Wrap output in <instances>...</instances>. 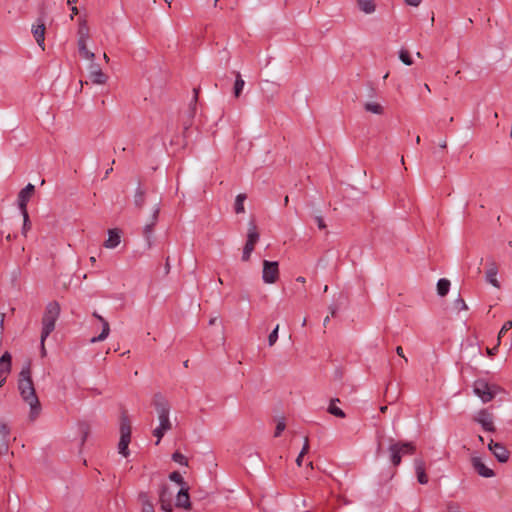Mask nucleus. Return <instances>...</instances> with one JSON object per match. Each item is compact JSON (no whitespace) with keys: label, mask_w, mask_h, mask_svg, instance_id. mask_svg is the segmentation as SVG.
<instances>
[{"label":"nucleus","mask_w":512,"mask_h":512,"mask_svg":"<svg viewBox=\"0 0 512 512\" xmlns=\"http://www.w3.org/2000/svg\"><path fill=\"white\" fill-rule=\"evenodd\" d=\"M18 389L23 400L30 406V418L34 420L40 412V402L31 378L30 363L25 364L19 374Z\"/></svg>","instance_id":"1"},{"label":"nucleus","mask_w":512,"mask_h":512,"mask_svg":"<svg viewBox=\"0 0 512 512\" xmlns=\"http://www.w3.org/2000/svg\"><path fill=\"white\" fill-rule=\"evenodd\" d=\"M153 405L159 419V426L153 430V436L157 438L156 444H159L164 434L172 428L169 419L170 404L161 394H156Z\"/></svg>","instance_id":"2"},{"label":"nucleus","mask_w":512,"mask_h":512,"mask_svg":"<svg viewBox=\"0 0 512 512\" xmlns=\"http://www.w3.org/2000/svg\"><path fill=\"white\" fill-rule=\"evenodd\" d=\"M60 305L57 301L49 302L42 316L41 324V337L40 342H43L54 331L56 322L60 316Z\"/></svg>","instance_id":"3"},{"label":"nucleus","mask_w":512,"mask_h":512,"mask_svg":"<svg viewBox=\"0 0 512 512\" xmlns=\"http://www.w3.org/2000/svg\"><path fill=\"white\" fill-rule=\"evenodd\" d=\"M500 388L484 379H478L473 384V392L483 403L490 402L499 393Z\"/></svg>","instance_id":"4"},{"label":"nucleus","mask_w":512,"mask_h":512,"mask_svg":"<svg viewBox=\"0 0 512 512\" xmlns=\"http://www.w3.org/2000/svg\"><path fill=\"white\" fill-rule=\"evenodd\" d=\"M388 451L391 463L397 467L401 463L402 455L413 454L415 446L411 442H394L390 444Z\"/></svg>","instance_id":"5"},{"label":"nucleus","mask_w":512,"mask_h":512,"mask_svg":"<svg viewBox=\"0 0 512 512\" xmlns=\"http://www.w3.org/2000/svg\"><path fill=\"white\" fill-rule=\"evenodd\" d=\"M131 440V424L128 416L123 413L120 423V441L118 443V450L121 455L127 457L129 455L128 446Z\"/></svg>","instance_id":"6"},{"label":"nucleus","mask_w":512,"mask_h":512,"mask_svg":"<svg viewBox=\"0 0 512 512\" xmlns=\"http://www.w3.org/2000/svg\"><path fill=\"white\" fill-rule=\"evenodd\" d=\"M279 278V264L277 261H263L262 279L266 284H273Z\"/></svg>","instance_id":"7"},{"label":"nucleus","mask_w":512,"mask_h":512,"mask_svg":"<svg viewBox=\"0 0 512 512\" xmlns=\"http://www.w3.org/2000/svg\"><path fill=\"white\" fill-rule=\"evenodd\" d=\"M474 421L482 426V428L487 432H494L495 425L493 420V415L486 409H481L474 416Z\"/></svg>","instance_id":"8"},{"label":"nucleus","mask_w":512,"mask_h":512,"mask_svg":"<svg viewBox=\"0 0 512 512\" xmlns=\"http://www.w3.org/2000/svg\"><path fill=\"white\" fill-rule=\"evenodd\" d=\"M45 31H46V27H45L44 18L39 17L36 20V23L32 25V34H33V37L35 38L36 43L42 50L45 49V43H44Z\"/></svg>","instance_id":"9"},{"label":"nucleus","mask_w":512,"mask_h":512,"mask_svg":"<svg viewBox=\"0 0 512 512\" xmlns=\"http://www.w3.org/2000/svg\"><path fill=\"white\" fill-rule=\"evenodd\" d=\"M159 212H160V202L157 201L154 204L153 208H152V214H151V217H150V222L147 223L144 226V228H143V234H144L145 238L147 239L149 247H151V245H152V243H151V235H152V232H153V227L157 223Z\"/></svg>","instance_id":"10"},{"label":"nucleus","mask_w":512,"mask_h":512,"mask_svg":"<svg viewBox=\"0 0 512 512\" xmlns=\"http://www.w3.org/2000/svg\"><path fill=\"white\" fill-rule=\"evenodd\" d=\"M35 186L31 183H28L20 192L18 193V206L21 212L27 211V204L30 201L31 197L34 195Z\"/></svg>","instance_id":"11"},{"label":"nucleus","mask_w":512,"mask_h":512,"mask_svg":"<svg viewBox=\"0 0 512 512\" xmlns=\"http://www.w3.org/2000/svg\"><path fill=\"white\" fill-rule=\"evenodd\" d=\"M89 79L93 84L103 85L107 82L108 76L102 72L100 66L94 61H90Z\"/></svg>","instance_id":"12"},{"label":"nucleus","mask_w":512,"mask_h":512,"mask_svg":"<svg viewBox=\"0 0 512 512\" xmlns=\"http://www.w3.org/2000/svg\"><path fill=\"white\" fill-rule=\"evenodd\" d=\"M488 449L493 453V455L499 462L505 463L508 461L509 451L506 449V447L503 444L494 442L491 439L488 444Z\"/></svg>","instance_id":"13"},{"label":"nucleus","mask_w":512,"mask_h":512,"mask_svg":"<svg viewBox=\"0 0 512 512\" xmlns=\"http://www.w3.org/2000/svg\"><path fill=\"white\" fill-rule=\"evenodd\" d=\"M471 461L473 468L480 476L491 478L495 475L494 471L487 467L480 457H472Z\"/></svg>","instance_id":"14"},{"label":"nucleus","mask_w":512,"mask_h":512,"mask_svg":"<svg viewBox=\"0 0 512 512\" xmlns=\"http://www.w3.org/2000/svg\"><path fill=\"white\" fill-rule=\"evenodd\" d=\"M93 317H95L97 320H99L101 322V324H102V331H101V333L98 336L91 338L90 342L91 343H96V342L104 341L108 337V335L110 333L109 323H108L107 320H105L97 312L93 313Z\"/></svg>","instance_id":"15"},{"label":"nucleus","mask_w":512,"mask_h":512,"mask_svg":"<svg viewBox=\"0 0 512 512\" xmlns=\"http://www.w3.org/2000/svg\"><path fill=\"white\" fill-rule=\"evenodd\" d=\"M497 274H498V267H497L496 263L492 260L491 262H489L488 268L485 272V279L492 286H494L496 288H500V283L497 279Z\"/></svg>","instance_id":"16"},{"label":"nucleus","mask_w":512,"mask_h":512,"mask_svg":"<svg viewBox=\"0 0 512 512\" xmlns=\"http://www.w3.org/2000/svg\"><path fill=\"white\" fill-rule=\"evenodd\" d=\"M414 466H415V472L417 476V480L420 484H427L428 483V476L425 472L426 465L423 459L416 458L414 460Z\"/></svg>","instance_id":"17"},{"label":"nucleus","mask_w":512,"mask_h":512,"mask_svg":"<svg viewBox=\"0 0 512 512\" xmlns=\"http://www.w3.org/2000/svg\"><path fill=\"white\" fill-rule=\"evenodd\" d=\"M176 507L183 508V509H190L191 503H190V497L188 493V487H182L176 496Z\"/></svg>","instance_id":"18"},{"label":"nucleus","mask_w":512,"mask_h":512,"mask_svg":"<svg viewBox=\"0 0 512 512\" xmlns=\"http://www.w3.org/2000/svg\"><path fill=\"white\" fill-rule=\"evenodd\" d=\"M159 500L161 509L165 512H172L173 505L171 502V493H168V488L164 486L160 492Z\"/></svg>","instance_id":"19"},{"label":"nucleus","mask_w":512,"mask_h":512,"mask_svg":"<svg viewBox=\"0 0 512 512\" xmlns=\"http://www.w3.org/2000/svg\"><path fill=\"white\" fill-rule=\"evenodd\" d=\"M11 355L5 352L0 358V378L7 377L11 371Z\"/></svg>","instance_id":"20"},{"label":"nucleus","mask_w":512,"mask_h":512,"mask_svg":"<svg viewBox=\"0 0 512 512\" xmlns=\"http://www.w3.org/2000/svg\"><path fill=\"white\" fill-rule=\"evenodd\" d=\"M120 244V234L116 229L108 231V239L104 242V247L113 249Z\"/></svg>","instance_id":"21"},{"label":"nucleus","mask_w":512,"mask_h":512,"mask_svg":"<svg viewBox=\"0 0 512 512\" xmlns=\"http://www.w3.org/2000/svg\"><path fill=\"white\" fill-rule=\"evenodd\" d=\"M77 45H78L79 54L82 58L89 60V61H94L95 54L88 50L87 41L78 40Z\"/></svg>","instance_id":"22"},{"label":"nucleus","mask_w":512,"mask_h":512,"mask_svg":"<svg viewBox=\"0 0 512 512\" xmlns=\"http://www.w3.org/2000/svg\"><path fill=\"white\" fill-rule=\"evenodd\" d=\"M78 40L88 41L89 39V28L87 26V20L85 18L79 19L78 27Z\"/></svg>","instance_id":"23"},{"label":"nucleus","mask_w":512,"mask_h":512,"mask_svg":"<svg viewBox=\"0 0 512 512\" xmlns=\"http://www.w3.org/2000/svg\"><path fill=\"white\" fill-rule=\"evenodd\" d=\"M364 109L366 112L382 115L384 113V107L378 102H366L364 103Z\"/></svg>","instance_id":"24"},{"label":"nucleus","mask_w":512,"mask_h":512,"mask_svg":"<svg viewBox=\"0 0 512 512\" xmlns=\"http://www.w3.org/2000/svg\"><path fill=\"white\" fill-rule=\"evenodd\" d=\"M338 402H340L338 398L331 399L327 411L336 417L345 418L346 414L344 413V411L336 406V403Z\"/></svg>","instance_id":"25"},{"label":"nucleus","mask_w":512,"mask_h":512,"mask_svg":"<svg viewBox=\"0 0 512 512\" xmlns=\"http://www.w3.org/2000/svg\"><path fill=\"white\" fill-rule=\"evenodd\" d=\"M139 501L142 504L141 512H154V506L146 493L139 494Z\"/></svg>","instance_id":"26"},{"label":"nucleus","mask_w":512,"mask_h":512,"mask_svg":"<svg viewBox=\"0 0 512 512\" xmlns=\"http://www.w3.org/2000/svg\"><path fill=\"white\" fill-rule=\"evenodd\" d=\"M357 3L360 10L366 14H371L375 11V3L373 0H357Z\"/></svg>","instance_id":"27"},{"label":"nucleus","mask_w":512,"mask_h":512,"mask_svg":"<svg viewBox=\"0 0 512 512\" xmlns=\"http://www.w3.org/2000/svg\"><path fill=\"white\" fill-rule=\"evenodd\" d=\"M258 240H259V233L257 231L256 225L251 222L249 224L246 242L255 245L258 242Z\"/></svg>","instance_id":"28"},{"label":"nucleus","mask_w":512,"mask_h":512,"mask_svg":"<svg viewBox=\"0 0 512 512\" xmlns=\"http://www.w3.org/2000/svg\"><path fill=\"white\" fill-rule=\"evenodd\" d=\"M450 281L442 278L437 282V293L440 296H445L449 292Z\"/></svg>","instance_id":"29"},{"label":"nucleus","mask_w":512,"mask_h":512,"mask_svg":"<svg viewBox=\"0 0 512 512\" xmlns=\"http://www.w3.org/2000/svg\"><path fill=\"white\" fill-rule=\"evenodd\" d=\"M235 75L236 79L234 83V95L238 98L242 93L245 81L242 79L241 74L239 72H236Z\"/></svg>","instance_id":"30"},{"label":"nucleus","mask_w":512,"mask_h":512,"mask_svg":"<svg viewBox=\"0 0 512 512\" xmlns=\"http://www.w3.org/2000/svg\"><path fill=\"white\" fill-rule=\"evenodd\" d=\"M145 202V193L144 191L138 187L136 193L134 195V204L137 208L141 209Z\"/></svg>","instance_id":"31"},{"label":"nucleus","mask_w":512,"mask_h":512,"mask_svg":"<svg viewBox=\"0 0 512 512\" xmlns=\"http://www.w3.org/2000/svg\"><path fill=\"white\" fill-rule=\"evenodd\" d=\"M245 199H246L245 194L241 193L236 196L234 209L237 214L243 213L245 211V209H244Z\"/></svg>","instance_id":"32"},{"label":"nucleus","mask_w":512,"mask_h":512,"mask_svg":"<svg viewBox=\"0 0 512 512\" xmlns=\"http://www.w3.org/2000/svg\"><path fill=\"white\" fill-rule=\"evenodd\" d=\"M21 213H22V215H23L22 234H23L24 236H27V232L31 229L32 224H31V221H30V219H29L28 211L21 212Z\"/></svg>","instance_id":"33"},{"label":"nucleus","mask_w":512,"mask_h":512,"mask_svg":"<svg viewBox=\"0 0 512 512\" xmlns=\"http://www.w3.org/2000/svg\"><path fill=\"white\" fill-rule=\"evenodd\" d=\"M399 59L407 66H410L413 64V60L410 56V53L406 49H401L399 51Z\"/></svg>","instance_id":"34"},{"label":"nucleus","mask_w":512,"mask_h":512,"mask_svg":"<svg viewBox=\"0 0 512 512\" xmlns=\"http://www.w3.org/2000/svg\"><path fill=\"white\" fill-rule=\"evenodd\" d=\"M254 246L255 245L246 242V244H245V246L243 248V254H242V260L243 261H248L250 259L251 253L254 250Z\"/></svg>","instance_id":"35"},{"label":"nucleus","mask_w":512,"mask_h":512,"mask_svg":"<svg viewBox=\"0 0 512 512\" xmlns=\"http://www.w3.org/2000/svg\"><path fill=\"white\" fill-rule=\"evenodd\" d=\"M172 460L181 465H185V466L188 465V461H187L186 457L178 451H176L172 454Z\"/></svg>","instance_id":"36"},{"label":"nucleus","mask_w":512,"mask_h":512,"mask_svg":"<svg viewBox=\"0 0 512 512\" xmlns=\"http://www.w3.org/2000/svg\"><path fill=\"white\" fill-rule=\"evenodd\" d=\"M278 331H279V325H276V327L273 329V331L268 336V345L271 347L273 346L277 340H278Z\"/></svg>","instance_id":"37"},{"label":"nucleus","mask_w":512,"mask_h":512,"mask_svg":"<svg viewBox=\"0 0 512 512\" xmlns=\"http://www.w3.org/2000/svg\"><path fill=\"white\" fill-rule=\"evenodd\" d=\"M169 479L179 485H182L184 486L185 485V482H184V479L182 477V475L177 472V471H174L172 472L170 475H169Z\"/></svg>","instance_id":"38"},{"label":"nucleus","mask_w":512,"mask_h":512,"mask_svg":"<svg viewBox=\"0 0 512 512\" xmlns=\"http://www.w3.org/2000/svg\"><path fill=\"white\" fill-rule=\"evenodd\" d=\"M512 328V320L506 321L498 334V345H500L501 337Z\"/></svg>","instance_id":"39"},{"label":"nucleus","mask_w":512,"mask_h":512,"mask_svg":"<svg viewBox=\"0 0 512 512\" xmlns=\"http://www.w3.org/2000/svg\"><path fill=\"white\" fill-rule=\"evenodd\" d=\"M453 306H454V309H456L457 311L467 310V308H468L464 299H462L461 297H458L453 302Z\"/></svg>","instance_id":"40"},{"label":"nucleus","mask_w":512,"mask_h":512,"mask_svg":"<svg viewBox=\"0 0 512 512\" xmlns=\"http://www.w3.org/2000/svg\"><path fill=\"white\" fill-rule=\"evenodd\" d=\"M10 429L5 423H0V438L8 439Z\"/></svg>","instance_id":"41"},{"label":"nucleus","mask_w":512,"mask_h":512,"mask_svg":"<svg viewBox=\"0 0 512 512\" xmlns=\"http://www.w3.org/2000/svg\"><path fill=\"white\" fill-rule=\"evenodd\" d=\"M285 428H286V424H285L284 420H280L276 425L274 436L279 437L280 434L285 430Z\"/></svg>","instance_id":"42"},{"label":"nucleus","mask_w":512,"mask_h":512,"mask_svg":"<svg viewBox=\"0 0 512 512\" xmlns=\"http://www.w3.org/2000/svg\"><path fill=\"white\" fill-rule=\"evenodd\" d=\"M9 450L8 439L0 438V454H6Z\"/></svg>","instance_id":"43"},{"label":"nucleus","mask_w":512,"mask_h":512,"mask_svg":"<svg viewBox=\"0 0 512 512\" xmlns=\"http://www.w3.org/2000/svg\"><path fill=\"white\" fill-rule=\"evenodd\" d=\"M314 220H315V222H316V224H317L319 229L323 230V229L326 228V224H325V221H324L322 216L317 215V216L314 217Z\"/></svg>","instance_id":"44"},{"label":"nucleus","mask_w":512,"mask_h":512,"mask_svg":"<svg viewBox=\"0 0 512 512\" xmlns=\"http://www.w3.org/2000/svg\"><path fill=\"white\" fill-rule=\"evenodd\" d=\"M308 451H309V441H308V438L306 437L305 441H304V445L302 447V450L300 451L299 454L305 456L308 453Z\"/></svg>","instance_id":"45"},{"label":"nucleus","mask_w":512,"mask_h":512,"mask_svg":"<svg viewBox=\"0 0 512 512\" xmlns=\"http://www.w3.org/2000/svg\"><path fill=\"white\" fill-rule=\"evenodd\" d=\"M404 1L407 5L413 6V7H418L422 2V0H404Z\"/></svg>","instance_id":"46"},{"label":"nucleus","mask_w":512,"mask_h":512,"mask_svg":"<svg viewBox=\"0 0 512 512\" xmlns=\"http://www.w3.org/2000/svg\"><path fill=\"white\" fill-rule=\"evenodd\" d=\"M498 346H499V345H498V343H497L495 347H493V348H487V349H486L487 354H488L489 356H493V355H495V354H496V352H497Z\"/></svg>","instance_id":"47"},{"label":"nucleus","mask_w":512,"mask_h":512,"mask_svg":"<svg viewBox=\"0 0 512 512\" xmlns=\"http://www.w3.org/2000/svg\"><path fill=\"white\" fill-rule=\"evenodd\" d=\"M396 353H397L400 357H402V358L405 360V362H407V361H408V359H407V358L405 357V355H404L403 348H402L401 346L396 347Z\"/></svg>","instance_id":"48"},{"label":"nucleus","mask_w":512,"mask_h":512,"mask_svg":"<svg viewBox=\"0 0 512 512\" xmlns=\"http://www.w3.org/2000/svg\"><path fill=\"white\" fill-rule=\"evenodd\" d=\"M4 318H5V314L4 313H0V336L2 335V332H3V328H4Z\"/></svg>","instance_id":"49"},{"label":"nucleus","mask_w":512,"mask_h":512,"mask_svg":"<svg viewBox=\"0 0 512 512\" xmlns=\"http://www.w3.org/2000/svg\"><path fill=\"white\" fill-rule=\"evenodd\" d=\"M338 307L336 305H330L329 311L332 317H334L337 313Z\"/></svg>","instance_id":"50"},{"label":"nucleus","mask_w":512,"mask_h":512,"mask_svg":"<svg viewBox=\"0 0 512 512\" xmlns=\"http://www.w3.org/2000/svg\"><path fill=\"white\" fill-rule=\"evenodd\" d=\"M78 12H79L78 8L76 6H72L71 7V16H70V18L73 19L74 16L78 14Z\"/></svg>","instance_id":"51"},{"label":"nucleus","mask_w":512,"mask_h":512,"mask_svg":"<svg viewBox=\"0 0 512 512\" xmlns=\"http://www.w3.org/2000/svg\"><path fill=\"white\" fill-rule=\"evenodd\" d=\"M303 457H304V455L299 454L298 457L296 458V464L298 466L302 465Z\"/></svg>","instance_id":"52"},{"label":"nucleus","mask_w":512,"mask_h":512,"mask_svg":"<svg viewBox=\"0 0 512 512\" xmlns=\"http://www.w3.org/2000/svg\"><path fill=\"white\" fill-rule=\"evenodd\" d=\"M41 355L42 357L46 355L45 341L41 342Z\"/></svg>","instance_id":"53"},{"label":"nucleus","mask_w":512,"mask_h":512,"mask_svg":"<svg viewBox=\"0 0 512 512\" xmlns=\"http://www.w3.org/2000/svg\"><path fill=\"white\" fill-rule=\"evenodd\" d=\"M165 271H166V274H168V273H169V271H170L169 257L166 259V263H165Z\"/></svg>","instance_id":"54"},{"label":"nucleus","mask_w":512,"mask_h":512,"mask_svg":"<svg viewBox=\"0 0 512 512\" xmlns=\"http://www.w3.org/2000/svg\"><path fill=\"white\" fill-rule=\"evenodd\" d=\"M197 97H198V90L197 89H194V97H193V103L194 105L196 104L197 102Z\"/></svg>","instance_id":"55"},{"label":"nucleus","mask_w":512,"mask_h":512,"mask_svg":"<svg viewBox=\"0 0 512 512\" xmlns=\"http://www.w3.org/2000/svg\"><path fill=\"white\" fill-rule=\"evenodd\" d=\"M439 146H440L441 148H446V147H447V141H446V139H444L443 141H441V142H440V144H439Z\"/></svg>","instance_id":"56"},{"label":"nucleus","mask_w":512,"mask_h":512,"mask_svg":"<svg viewBox=\"0 0 512 512\" xmlns=\"http://www.w3.org/2000/svg\"><path fill=\"white\" fill-rule=\"evenodd\" d=\"M217 321V317H213L209 320V325H214Z\"/></svg>","instance_id":"57"},{"label":"nucleus","mask_w":512,"mask_h":512,"mask_svg":"<svg viewBox=\"0 0 512 512\" xmlns=\"http://www.w3.org/2000/svg\"><path fill=\"white\" fill-rule=\"evenodd\" d=\"M296 281L300 282V283H304L305 282V278L302 277V276H299V277L296 278Z\"/></svg>","instance_id":"58"},{"label":"nucleus","mask_w":512,"mask_h":512,"mask_svg":"<svg viewBox=\"0 0 512 512\" xmlns=\"http://www.w3.org/2000/svg\"><path fill=\"white\" fill-rule=\"evenodd\" d=\"M329 321H330V317H329V316H327V317L324 319V321H323V325H324V326H326V325L329 323Z\"/></svg>","instance_id":"59"},{"label":"nucleus","mask_w":512,"mask_h":512,"mask_svg":"<svg viewBox=\"0 0 512 512\" xmlns=\"http://www.w3.org/2000/svg\"><path fill=\"white\" fill-rule=\"evenodd\" d=\"M5 381H6V377L0 378V387H2L4 385Z\"/></svg>","instance_id":"60"},{"label":"nucleus","mask_w":512,"mask_h":512,"mask_svg":"<svg viewBox=\"0 0 512 512\" xmlns=\"http://www.w3.org/2000/svg\"><path fill=\"white\" fill-rule=\"evenodd\" d=\"M387 409H388V407H387V406H381V407H380V411H381L382 413H385V412L387 411Z\"/></svg>","instance_id":"61"},{"label":"nucleus","mask_w":512,"mask_h":512,"mask_svg":"<svg viewBox=\"0 0 512 512\" xmlns=\"http://www.w3.org/2000/svg\"><path fill=\"white\" fill-rule=\"evenodd\" d=\"M424 89L427 91V92H431V89L429 87L428 84H424Z\"/></svg>","instance_id":"62"},{"label":"nucleus","mask_w":512,"mask_h":512,"mask_svg":"<svg viewBox=\"0 0 512 512\" xmlns=\"http://www.w3.org/2000/svg\"><path fill=\"white\" fill-rule=\"evenodd\" d=\"M76 2H77V0H68V1H67V4H68V5H73V4H75Z\"/></svg>","instance_id":"63"},{"label":"nucleus","mask_w":512,"mask_h":512,"mask_svg":"<svg viewBox=\"0 0 512 512\" xmlns=\"http://www.w3.org/2000/svg\"><path fill=\"white\" fill-rule=\"evenodd\" d=\"M381 452V444L378 445L376 455L378 456Z\"/></svg>","instance_id":"64"}]
</instances>
